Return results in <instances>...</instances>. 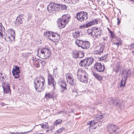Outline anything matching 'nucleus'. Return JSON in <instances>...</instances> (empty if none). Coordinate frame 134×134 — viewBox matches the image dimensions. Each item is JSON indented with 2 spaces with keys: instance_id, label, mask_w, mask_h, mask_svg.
Returning <instances> with one entry per match:
<instances>
[{
  "instance_id": "1",
  "label": "nucleus",
  "mask_w": 134,
  "mask_h": 134,
  "mask_svg": "<svg viewBox=\"0 0 134 134\" xmlns=\"http://www.w3.org/2000/svg\"><path fill=\"white\" fill-rule=\"evenodd\" d=\"M34 86L35 88L37 91L41 92L44 90L45 88V79L44 77L42 76H40V78L36 79L34 82Z\"/></svg>"
},
{
  "instance_id": "2",
  "label": "nucleus",
  "mask_w": 134,
  "mask_h": 134,
  "mask_svg": "<svg viewBox=\"0 0 134 134\" xmlns=\"http://www.w3.org/2000/svg\"><path fill=\"white\" fill-rule=\"evenodd\" d=\"M70 17V15L67 14L63 15L61 18L59 19L58 20V23L59 27L60 28L64 27L69 21Z\"/></svg>"
},
{
  "instance_id": "3",
  "label": "nucleus",
  "mask_w": 134,
  "mask_h": 134,
  "mask_svg": "<svg viewBox=\"0 0 134 134\" xmlns=\"http://www.w3.org/2000/svg\"><path fill=\"white\" fill-rule=\"evenodd\" d=\"M77 75L78 79L81 82L85 83H87L88 75L85 71L81 69H78L77 72Z\"/></svg>"
},
{
  "instance_id": "4",
  "label": "nucleus",
  "mask_w": 134,
  "mask_h": 134,
  "mask_svg": "<svg viewBox=\"0 0 134 134\" xmlns=\"http://www.w3.org/2000/svg\"><path fill=\"white\" fill-rule=\"evenodd\" d=\"M51 52L48 48H44L41 50L40 53H37V55L42 58L46 59L49 58L51 55Z\"/></svg>"
},
{
  "instance_id": "5",
  "label": "nucleus",
  "mask_w": 134,
  "mask_h": 134,
  "mask_svg": "<svg viewBox=\"0 0 134 134\" xmlns=\"http://www.w3.org/2000/svg\"><path fill=\"white\" fill-rule=\"evenodd\" d=\"M93 58L90 57L84 60H81L79 63V65L84 67L88 66L92 64L94 62Z\"/></svg>"
},
{
  "instance_id": "6",
  "label": "nucleus",
  "mask_w": 134,
  "mask_h": 134,
  "mask_svg": "<svg viewBox=\"0 0 134 134\" xmlns=\"http://www.w3.org/2000/svg\"><path fill=\"white\" fill-rule=\"evenodd\" d=\"M88 14L84 11H81L78 12L76 14V17L77 19L81 22L86 20L88 18Z\"/></svg>"
},
{
  "instance_id": "7",
  "label": "nucleus",
  "mask_w": 134,
  "mask_h": 134,
  "mask_svg": "<svg viewBox=\"0 0 134 134\" xmlns=\"http://www.w3.org/2000/svg\"><path fill=\"white\" fill-rule=\"evenodd\" d=\"M48 86H51L53 90H55V87L56 83V82L55 81L52 75L50 74H48Z\"/></svg>"
},
{
  "instance_id": "8",
  "label": "nucleus",
  "mask_w": 134,
  "mask_h": 134,
  "mask_svg": "<svg viewBox=\"0 0 134 134\" xmlns=\"http://www.w3.org/2000/svg\"><path fill=\"white\" fill-rule=\"evenodd\" d=\"M59 5L58 4L54 3L50 4L47 7L48 11L50 13H54L58 11Z\"/></svg>"
},
{
  "instance_id": "9",
  "label": "nucleus",
  "mask_w": 134,
  "mask_h": 134,
  "mask_svg": "<svg viewBox=\"0 0 134 134\" xmlns=\"http://www.w3.org/2000/svg\"><path fill=\"white\" fill-rule=\"evenodd\" d=\"M94 68L97 72H103L105 69V67L100 63H96L94 66Z\"/></svg>"
},
{
  "instance_id": "10",
  "label": "nucleus",
  "mask_w": 134,
  "mask_h": 134,
  "mask_svg": "<svg viewBox=\"0 0 134 134\" xmlns=\"http://www.w3.org/2000/svg\"><path fill=\"white\" fill-rule=\"evenodd\" d=\"M15 31L13 30H11V31L8 33L6 35L5 39H6L8 41H12L15 40Z\"/></svg>"
},
{
  "instance_id": "11",
  "label": "nucleus",
  "mask_w": 134,
  "mask_h": 134,
  "mask_svg": "<svg viewBox=\"0 0 134 134\" xmlns=\"http://www.w3.org/2000/svg\"><path fill=\"white\" fill-rule=\"evenodd\" d=\"M69 73L66 74V76L67 82L71 85L73 86L76 84V82L74 80V78Z\"/></svg>"
},
{
  "instance_id": "12",
  "label": "nucleus",
  "mask_w": 134,
  "mask_h": 134,
  "mask_svg": "<svg viewBox=\"0 0 134 134\" xmlns=\"http://www.w3.org/2000/svg\"><path fill=\"white\" fill-rule=\"evenodd\" d=\"M108 131L110 132H115L116 130L119 128L115 125L110 124L108 125L107 127Z\"/></svg>"
},
{
  "instance_id": "13",
  "label": "nucleus",
  "mask_w": 134,
  "mask_h": 134,
  "mask_svg": "<svg viewBox=\"0 0 134 134\" xmlns=\"http://www.w3.org/2000/svg\"><path fill=\"white\" fill-rule=\"evenodd\" d=\"M2 86L4 93H11L10 85L8 83H3L2 85Z\"/></svg>"
},
{
  "instance_id": "14",
  "label": "nucleus",
  "mask_w": 134,
  "mask_h": 134,
  "mask_svg": "<svg viewBox=\"0 0 134 134\" xmlns=\"http://www.w3.org/2000/svg\"><path fill=\"white\" fill-rule=\"evenodd\" d=\"M48 38L51 41L54 42H57L60 40V36L59 35L57 34L55 37L51 38V35H48Z\"/></svg>"
},
{
  "instance_id": "15",
  "label": "nucleus",
  "mask_w": 134,
  "mask_h": 134,
  "mask_svg": "<svg viewBox=\"0 0 134 134\" xmlns=\"http://www.w3.org/2000/svg\"><path fill=\"white\" fill-rule=\"evenodd\" d=\"M62 84L60 85L61 88L60 91L62 93H63L65 91H66L67 88L66 87L67 85L65 82L64 81L62 82Z\"/></svg>"
},
{
  "instance_id": "16",
  "label": "nucleus",
  "mask_w": 134,
  "mask_h": 134,
  "mask_svg": "<svg viewBox=\"0 0 134 134\" xmlns=\"http://www.w3.org/2000/svg\"><path fill=\"white\" fill-rule=\"evenodd\" d=\"M23 19L22 17L20 18L19 16H18L16 18V20L15 21V26H19L23 23V21L22 19Z\"/></svg>"
},
{
  "instance_id": "17",
  "label": "nucleus",
  "mask_w": 134,
  "mask_h": 134,
  "mask_svg": "<svg viewBox=\"0 0 134 134\" xmlns=\"http://www.w3.org/2000/svg\"><path fill=\"white\" fill-rule=\"evenodd\" d=\"M101 29L97 30L96 31H94L93 37H95L96 38H98L102 34L101 32Z\"/></svg>"
},
{
  "instance_id": "18",
  "label": "nucleus",
  "mask_w": 134,
  "mask_h": 134,
  "mask_svg": "<svg viewBox=\"0 0 134 134\" xmlns=\"http://www.w3.org/2000/svg\"><path fill=\"white\" fill-rule=\"evenodd\" d=\"M90 43L88 41H83V44L81 46V48L84 49H88L90 47Z\"/></svg>"
},
{
  "instance_id": "19",
  "label": "nucleus",
  "mask_w": 134,
  "mask_h": 134,
  "mask_svg": "<svg viewBox=\"0 0 134 134\" xmlns=\"http://www.w3.org/2000/svg\"><path fill=\"white\" fill-rule=\"evenodd\" d=\"M15 69H13V70L12 71V74L14 76H15L16 74H19L20 72L19 68L18 66H15Z\"/></svg>"
},
{
  "instance_id": "20",
  "label": "nucleus",
  "mask_w": 134,
  "mask_h": 134,
  "mask_svg": "<svg viewBox=\"0 0 134 134\" xmlns=\"http://www.w3.org/2000/svg\"><path fill=\"white\" fill-rule=\"evenodd\" d=\"M35 62L34 63V65L35 67L38 68L40 67V63L41 62V60L39 59H37L35 60Z\"/></svg>"
},
{
  "instance_id": "21",
  "label": "nucleus",
  "mask_w": 134,
  "mask_h": 134,
  "mask_svg": "<svg viewBox=\"0 0 134 134\" xmlns=\"http://www.w3.org/2000/svg\"><path fill=\"white\" fill-rule=\"evenodd\" d=\"M92 74L93 76L98 80L100 81L102 80V76L98 75L96 72H93Z\"/></svg>"
},
{
  "instance_id": "22",
  "label": "nucleus",
  "mask_w": 134,
  "mask_h": 134,
  "mask_svg": "<svg viewBox=\"0 0 134 134\" xmlns=\"http://www.w3.org/2000/svg\"><path fill=\"white\" fill-rule=\"evenodd\" d=\"M103 48L102 47H101L99 50L97 51H95L94 52V54L100 55L101 53H102L103 52Z\"/></svg>"
},
{
  "instance_id": "23",
  "label": "nucleus",
  "mask_w": 134,
  "mask_h": 134,
  "mask_svg": "<svg viewBox=\"0 0 134 134\" xmlns=\"http://www.w3.org/2000/svg\"><path fill=\"white\" fill-rule=\"evenodd\" d=\"M59 6L58 7V11H61L62 10L66 9L67 7L65 5H60L58 4Z\"/></svg>"
},
{
  "instance_id": "24",
  "label": "nucleus",
  "mask_w": 134,
  "mask_h": 134,
  "mask_svg": "<svg viewBox=\"0 0 134 134\" xmlns=\"http://www.w3.org/2000/svg\"><path fill=\"white\" fill-rule=\"evenodd\" d=\"M53 95L51 92L46 93L45 96V97L47 99L51 98H53Z\"/></svg>"
},
{
  "instance_id": "25",
  "label": "nucleus",
  "mask_w": 134,
  "mask_h": 134,
  "mask_svg": "<svg viewBox=\"0 0 134 134\" xmlns=\"http://www.w3.org/2000/svg\"><path fill=\"white\" fill-rule=\"evenodd\" d=\"M120 69V64L119 63H118L116 65L114 70L116 73H117L119 71Z\"/></svg>"
},
{
  "instance_id": "26",
  "label": "nucleus",
  "mask_w": 134,
  "mask_h": 134,
  "mask_svg": "<svg viewBox=\"0 0 134 134\" xmlns=\"http://www.w3.org/2000/svg\"><path fill=\"white\" fill-rule=\"evenodd\" d=\"M122 75L123 76L124 78L126 80H127L128 72H126V71L125 70H122Z\"/></svg>"
},
{
  "instance_id": "27",
  "label": "nucleus",
  "mask_w": 134,
  "mask_h": 134,
  "mask_svg": "<svg viewBox=\"0 0 134 134\" xmlns=\"http://www.w3.org/2000/svg\"><path fill=\"white\" fill-rule=\"evenodd\" d=\"M48 35H51V38H53V37H55L57 34L56 33H54L53 32H51L48 31Z\"/></svg>"
},
{
  "instance_id": "28",
  "label": "nucleus",
  "mask_w": 134,
  "mask_h": 134,
  "mask_svg": "<svg viewBox=\"0 0 134 134\" xmlns=\"http://www.w3.org/2000/svg\"><path fill=\"white\" fill-rule=\"evenodd\" d=\"M66 2L70 4H75L77 2L78 0H66Z\"/></svg>"
},
{
  "instance_id": "29",
  "label": "nucleus",
  "mask_w": 134,
  "mask_h": 134,
  "mask_svg": "<svg viewBox=\"0 0 134 134\" xmlns=\"http://www.w3.org/2000/svg\"><path fill=\"white\" fill-rule=\"evenodd\" d=\"M79 51L75 50L73 52V56L74 58H78Z\"/></svg>"
},
{
  "instance_id": "30",
  "label": "nucleus",
  "mask_w": 134,
  "mask_h": 134,
  "mask_svg": "<svg viewBox=\"0 0 134 134\" xmlns=\"http://www.w3.org/2000/svg\"><path fill=\"white\" fill-rule=\"evenodd\" d=\"M83 41L81 40H78L75 42V43L79 47H81V46L83 44Z\"/></svg>"
},
{
  "instance_id": "31",
  "label": "nucleus",
  "mask_w": 134,
  "mask_h": 134,
  "mask_svg": "<svg viewBox=\"0 0 134 134\" xmlns=\"http://www.w3.org/2000/svg\"><path fill=\"white\" fill-rule=\"evenodd\" d=\"M93 20H92L85 24V27H88L94 25Z\"/></svg>"
},
{
  "instance_id": "32",
  "label": "nucleus",
  "mask_w": 134,
  "mask_h": 134,
  "mask_svg": "<svg viewBox=\"0 0 134 134\" xmlns=\"http://www.w3.org/2000/svg\"><path fill=\"white\" fill-rule=\"evenodd\" d=\"M62 121V120L60 119H58L54 123L53 126L55 127L56 126L60 124Z\"/></svg>"
},
{
  "instance_id": "33",
  "label": "nucleus",
  "mask_w": 134,
  "mask_h": 134,
  "mask_svg": "<svg viewBox=\"0 0 134 134\" xmlns=\"http://www.w3.org/2000/svg\"><path fill=\"white\" fill-rule=\"evenodd\" d=\"M127 80H126L124 78H122V79L121 80V82L120 84V86L121 87H122L123 86H124L125 85L126 81Z\"/></svg>"
},
{
  "instance_id": "34",
  "label": "nucleus",
  "mask_w": 134,
  "mask_h": 134,
  "mask_svg": "<svg viewBox=\"0 0 134 134\" xmlns=\"http://www.w3.org/2000/svg\"><path fill=\"white\" fill-rule=\"evenodd\" d=\"M78 58H81L83 57L84 56V53L80 51H79Z\"/></svg>"
},
{
  "instance_id": "35",
  "label": "nucleus",
  "mask_w": 134,
  "mask_h": 134,
  "mask_svg": "<svg viewBox=\"0 0 134 134\" xmlns=\"http://www.w3.org/2000/svg\"><path fill=\"white\" fill-rule=\"evenodd\" d=\"M103 117V115H97L95 117V120H98L102 118Z\"/></svg>"
},
{
  "instance_id": "36",
  "label": "nucleus",
  "mask_w": 134,
  "mask_h": 134,
  "mask_svg": "<svg viewBox=\"0 0 134 134\" xmlns=\"http://www.w3.org/2000/svg\"><path fill=\"white\" fill-rule=\"evenodd\" d=\"M115 100L113 97H111L109 98L108 99V101L111 104H113L114 100Z\"/></svg>"
},
{
  "instance_id": "37",
  "label": "nucleus",
  "mask_w": 134,
  "mask_h": 134,
  "mask_svg": "<svg viewBox=\"0 0 134 134\" xmlns=\"http://www.w3.org/2000/svg\"><path fill=\"white\" fill-rule=\"evenodd\" d=\"M4 80V75H2V73L1 72L0 73V81L3 82Z\"/></svg>"
},
{
  "instance_id": "38",
  "label": "nucleus",
  "mask_w": 134,
  "mask_h": 134,
  "mask_svg": "<svg viewBox=\"0 0 134 134\" xmlns=\"http://www.w3.org/2000/svg\"><path fill=\"white\" fill-rule=\"evenodd\" d=\"M94 31L93 30L91 29H89L87 30V32L88 34H90L92 36H93Z\"/></svg>"
},
{
  "instance_id": "39",
  "label": "nucleus",
  "mask_w": 134,
  "mask_h": 134,
  "mask_svg": "<svg viewBox=\"0 0 134 134\" xmlns=\"http://www.w3.org/2000/svg\"><path fill=\"white\" fill-rule=\"evenodd\" d=\"M54 126L53 127L52 126H51L49 127L48 126V129H47V130H46V131L47 132H48L50 131H52L53 129L54 128Z\"/></svg>"
},
{
  "instance_id": "40",
  "label": "nucleus",
  "mask_w": 134,
  "mask_h": 134,
  "mask_svg": "<svg viewBox=\"0 0 134 134\" xmlns=\"http://www.w3.org/2000/svg\"><path fill=\"white\" fill-rule=\"evenodd\" d=\"M128 48L130 50H132L134 48V43L129 46H128Z\"/></svg>"
},
{
  "instance_id": "41",
  "label": "nucleus",
  "mask_w": 134,
  "mask_h": 134,
  "mask_svg": "<svg viewBox=\"0 0 134 134\" xmlns=\"http://www.w3.org/2000/svg\"><path fill=\"white\" fill-rule=\"evenodd\" d=\"M96 123V122H94V120H93V121H91L87 122V124H88L92 125L95 124Z\"/></svg>"
},
{
  "instance_id": "42",
  "label": "nucleus",
  "mask_w": 134,
  "mask_h": 134,
  "mask_svg": "<svg viewBox=\"0 0 134 134\" xmlns=\"http://www.w3.org/2000/svg\"><path fill=\"white\" fill-rule=\"evenodd\" d=\"M102 124V121H98L97 122H96V123L95 124H96V125H97L98 127H99Z\"/></svg>"
},
{
  "instance_id": "43",
  "label": "nucleus",
  "mask_w": 134,
  "mask_h": 134,
  "mask_svg": "<svg viewBox=\"0 0 134 134\" xmlns=\"http://www.w3.org/2000/svg\"><path fill=\"white\" fill-rule=\"evenodd\" d=\"M112 45H116L117 48H118L119 45H121L120 42H116L115 43H112Z\"/></svg>"
},
{
  "instance_id": "44",
  "label": "nucleus",
  "mask_w": 134,
  "mask_h": 134,
  "mask_svg": "<svg viewBox=\"0 0 134 134\" xmlns=\"http://www.w3.org/2000/svg\"><path fill=\"white\" fill-rule=\"evenodd\" d=\"M75 35L76 36V37H78L80 35V32L79 31H77L75 33Z\"/></svg>"
},
{
  "instance_id": "45",
  "label": "nucleus",
  "mask_w": 134,
  "mask_h": 134,
  "mask_svg": "<svg viewBox=\"0 0 134 134\" xmlns=\"http://www.w3.org/2000/svg\"><path fill=\"white\" fill-rule=\"evenodd\" d=\"M107 56V55H104V56H102L100 58V60H105Z\"/></svg>"
},
{
  "instance_id": "46",
  "label": "nucleus",
  "mask_w": 134,
  "mask_h": 134,
  "mask_svg": "<svg viewBox=\"0 0 134 134\" xmlns=\"http://www.w3.org/2000/svg\"><path fill=\"white\" fill-rule=\"evenodd\" d=\"M110 37L112 39H113L115 37V35L114 34V32L113 31H110Z\"/></svg>"
},
{
  "instance_id": "47",
  "label": "nucleus",
  "mask_w": 134,
  "mask_h": 134,
  "mask_svg": "<svg viewBox=\"0 0 134 134\" xmlns=\"http://www.w3.org/2000/svg\"><path fill=\"white\" fill-rule=\"evenodd\" d=\"M2 24L0 23V34L3 35L2 33H1L2 30Z\"/></svg>"
},
{
  "instance_id": "48",
  "label": "nucleus",
  "mask_w": 134,
  "mask_h": 134,
  "mask_svg": "<svg viewBox=\"0 0 134 134\" xmlns=\"http://www.w3.org/2000/svg\"><path fill=\"white\" fill-rule=\"evenodd\" d=\"M40 63H41L42 65L44 66L45 65L46 63V62L45 61H42V60H41Z\"/></svg>"
},
{
  "instance_id": "49",
  "label": "nucleus",
  "mask_w": 134,
  "mask_h": 134,
  "mask_svg": "<svg viewBox=\"0 0 134 134\" xmlns=\"http://www.w3.org/2000/svg\"><path fill=\"white\" fill-rule=\"evenodd\" d=\"M113 104H114L115 106H117L118 105H119V103L118 101L116 100H114V102L113 103Z\"/></svg>"
},
{
  "instance_id": "50",
  "label": "nucleus",
  "mask_w": 134,
  "mask_h": 134,
  "mask_svg": "<svg viewBox=\"0 0 134 134\" xmlns=\"http://www.w3.org/2000/svg\"><path fill=\"white\" fill-rule=\"evenodd\" d=\"M30 131H27V132H21V133H21V134H23V133H28L29 132H30ZM15 133L14 132H13V133H12L13 134H16V133Z\"/></svg>"
},
{
  "instance_id": "51",
  "label": "nucleus",
  "mask_w": 134,
  "mask_h": 134,
  "mask_svg": "<svg viewBox=\"0 0 134 134\" xmlns=\"http://www.w3.org/2000/svg\"><path fill=\"white\" fill-rule=\"evenodd\" d=\"M92 20H93V22H94V24H97L98 23V21L97 20L94 19Z\"/></svg>"
},
{
  "instance_id": "52",
  "label": "nucleus",
  "mask_w": 134,
  "mask_h": 134,
  "mask_svg": "<svg viewBox=\"0 0 134 134\" xmlns=\"http://www.w3.org/2000/svg\"><path fill=\"white\" fill-rule=\"evenodd\" d=\"M44 127H45L47 129H48V123H46L45 124H44Z\"/></svg>"
},
{
  "instance_id": "53",
  "label": "nucleus",
  "mask_w": 134,
  "mask_h": 134,
  "mask_svg": "<svg viewBox=\"0 0 134 134\" xmlns=\"http://www.w3.org/2000/svg\"><path fill=\"white\" fill-rule=\"evenodd\" d=\"M15 75H16V76H15V78L16 79H18L19 77L20 76L19 75V74H16Z\"/></svg>"
},
{
  "instance_id": "54",
  "label": "nucleus",
  "mask_w": 134,
  "mask_h": 134,
  "mask_svg": "<svg viewBox=\"0 0 134 134\" xmlns=\"http://www.w3.org/2000/svg\"><path fill=\"white\" fill-rule=\"evenodd\" d=\"M86 28L85 27V24L82 26H81L79 27L80 29L84 28Z\"/></svg>"
},
{
  "instance_id": "55",
  "label": "nucleus",
  "mask_w": 134,
  "mask_h": 134,
  "mask_svg": "<svg viewBox=\"0 0 134 134\" xmlns=\"http://www.w3.org/2000/svg\"><path fill=\"white\" fill-rule=\"evenodd\" d=\"M120 23V21L119 19L118 18L117 19V25H119Z\"/></svg>"
},
{
  "instance_id": "56",
  "label": "nucleus",
  "mask_w": 134,
  "mask_h": 134,
  "mask_svg": "<svg viewBox=\"0 0 134 134\" xmlns=\"http://www.w3.org/2000/svg\"><path fill=\"white\" fill-rule=\"evenodd\" d=\"M60 131H61V132H62L64 130V127H62L61 128H60Z\"/></svg>"
},
{
  "instance_id": "57",
  "label": "nucleus",
  "mask_w": 134,
  "mask_h": 134,
  "mask_svg": "<svg viewBox=\"0 0 134 134\" xmlns=\"http://www.w3.org/2000/svg\"><path fill=\"white\" fill-rule=\"evenodd\" d=\"M99 29H101L99 27V28L96 27V29H94V30H93L94 31H96L97 30H99Z\"/></svg>"
},
{
  "instance_id": "58",
  "label": "nucleus",
  "mask_w": 134,
  "mask_h": 134,
  "mask_svg": "<svg viewBox=\"0 0 134 134\" xmlns=\"http://www.w3.org/2000/svg\"><path fill=\"white\" fill-rule=\"evenodd\" d=\"M47 34H48V32H46L44 33V35L45 36H47Z\"/></svg>"
},
{
  "instance_id": "59",
  "label": "nucleus",
  "mask_w": 134,
  "mask_h": 134,
  "mask_svg": "<svg viewBox=\"0 0 134 134\" xmlns=\"http://www.w3.org/2000/svg\"><path fill=\"white\" fill-rule=\"evenodd\" d=\"M57 133H61V132L60 130V129H59L58 130H57Z\"/></svg>"
},
{
  "instance_id": "60",
  "label": "nucleus",
  "mask_w": 134,
  "mask_h": 134,
  "mask_svg": "<svg viewBox=\"0 0 134 134\" xmlns=\"http://www.w3.org/2000/svg\"><path fill=\"white\" fill-rule=\"evenodd\" d=\"M1 105L2 106H3L5 105V104L4 103L2 102L1 103Z\"/></svg>"
},
{
  "instance_id": "61",
  "label": "nucleus",
  "mask_w": 134,
  "mask_h": 134,
  "mask_svg": "<svg viewBox=\"0 0 134 134\" xmlns=\"http://www.w3.org/2000/svg\"><path fill=\"white\" fill-rule=\"evenodd\" d=\"M107 28L109 32L110 33V31H111L109 28Z\"/></svg>"
},
{
  "instance_id": "62",
  "label": "nucleus",
  "mask_w": 134,
  "mask_h": 134,
  "mask_svg": "<svg viewBox=\"0 0 134 134\" xmlns=\"http://www.w3.org/2000/svg\"><path fill=\"white\" fill-rule=\"evenodd\" d=\"M36 58H34V57H33L32 58V60L33 61H34L35 59L36 60Z\"/></svg>"
},
{
  "instance_id": "63",
  "label": "nucleus",
  "mask_w": 134,
  "mask_h": 134,
  "mask_svg": "<svg viewBox=\"0 0 134 134\" xmlns=\"http://www.w3.org/2000/svg\"><path fill=\"white\" fill-rule=\"evenodd\" d=\"M42 125V126H41L42 128H43L44 127V124H43V125Z\"/></svg>"
},
{
  "instance_id": "64",
  "label": "nucleus",
  "mask_w": 134,
  "mask_h": 134,
  "mask_svg": "<svg viewBox=\"0 0 134 134\" xmlns=\"http://www.w3.org/2000/svg\"><path fill=\"white\" fill-rule=\"evenodd\" d=\"M132 74L133 75H134V69L133 70V71Z\"/></svg>"
}]
</instances>
